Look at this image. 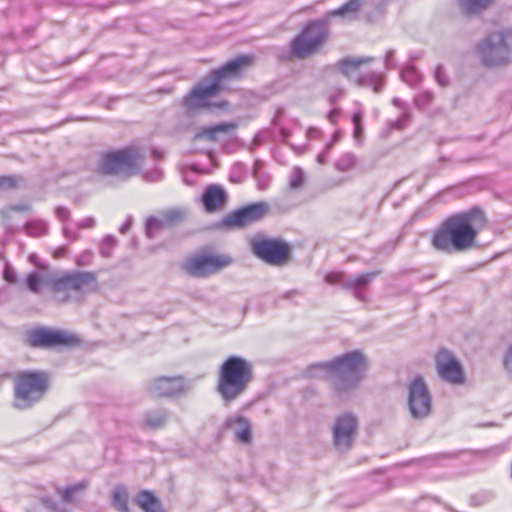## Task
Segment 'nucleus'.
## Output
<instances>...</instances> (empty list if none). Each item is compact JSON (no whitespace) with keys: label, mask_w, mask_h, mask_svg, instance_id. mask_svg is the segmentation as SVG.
I'll return each mask as SVG.
<instances>
[{"label":"nucleus","mask_w":512,"mask_h":512,"mask_svg":"<svg viewBox=\"0 0 512 512\" xmlns=\"http://www.w3.org/2000/svg\"><path fill=\"white\" fill-rule=\"evenodd\" d=\"M95 225H96V220L91 216L82 219L77 224L78 228H80V229L93 228V227H95Z\"/></svg>","instance_id":"nucleus-46"},{"label":"nucleus","mask_w":512,"mask_h":512,"mask_svg":"<svg viewBox=\"0 0 512 512\" xmlns=\"http://www.w3.org/2000/svg\"><path fill=\"white\" fill-rule=\"evenodd\" d=\"M152 156L155 159H161L163 157V153L160 150L154 148V149H152Z\"/></svg>","instance_id":"nucleus-59"},{"label":"nucleus","mask_w":512,"mask_h":512,"mask_svg":"<svg viewBox=\"0 0 512 512\" xmlns=\"http://www.w3.org/2000/svg\"><path fill=\"white\" fill-rule=\"evenodd\" d=\"M268 213L269 204L267 202H252L227 214L216 224V227L223 230L242 229L262 220Z\"/></svg>","instance_id":"nucleus-10"},{"label":"nucleus","mask_w":512,"mask_h":512,"mask_svg":"<svg viewBox=\"0 0 512 512\" xmlns=\"http://www.w3.org/2000/svg\"><path fill=\"white\" fill-rule=\"evenodd\" d=\"M253 56L238 55L216 69H212L190 92L183 98L182 105L187 111L205 108L210 112L226 110L229 103L226 100L210 101L224 89V82L241 78L245 69L251 66Z\"/></svg>","instance_id":"nucleus-1"},{"label":"nucleus","mask_w":512,"mask_h":512,"mask_svg":"<svg viewBox=\"0 0 512 512\" xmlns=\"http://www.w3.org/2000/svg\"><path fill=\"white\" fill-rule=\"evenodd\" d=\"M332 147L333 143H327L324 150L317 155L316 160L319 164H324L326 162L327 154L330 152Z\"/></svg>","instance_id":"nucleus-49"},{"label":"nucleus","mask_w":512,"mask_h":512,"mask_svg":"<svg viewBox=\"0 0 512 512\" xmlns=\"http://www.w3.org/2000/svg\"><path fill=\"white\" fill-rule=\"evenodd\" d=\"M365 2L366 0H348L340 7L330 11L328 13V16H340L354 20L357 18V13L359 12V10L361 9Z\"/></svg>","instance_id":"nucleus-23"},{"label":"nucleus","mask_w":512,"mask_h":512,"mask_svg":"<svg viewBox=\"0 0 512 512\" xmlns=\"http://www.w3.org/2000/svg\"><path fill=\"white\" fill-rule=\"evenodd\" d=\"M504 367L512 377V343L509 345L503 360Z\"/></svg>","instance_id":"nucleus-45"},{"label":"nucleus","mask_w":512,"mask_h":512,"mask_svg":"<svg viewBox=\"0 0 512 512\" xmlns=\"http://www.w3.org/2000/svg\"><path fill=\"white\" fill-rule=\"evenodd\" d=\"M253 378L251 361L240 355H229L219 367L216 390L229 403L246 392Z\"/></svg>","instance_id":"nucleus-4"},{"label":"nucleus","mask_w":512,"mask_h":512,"mask_svg":"<svg viewBox=\"0 0 512 512\" xmlns=\"http://www.w3.org/2000/svg\"><path fill=\"white\" fill-rule=\"evenodd\" d=\"M48 390V376L43 371L26 370L20 372L14 382V405L28 409L38 403Z\"/></svg>","instance_id":"nucleus-8"},{"label":"nucleus","mask_w":512,"mask_h":512,"mask_svg":"<svg viewBox=\"0 0 512 512\" xmlns=\"http://www.w3.org/2000/svg\"><path fill=\"white\" fill-rule=\"evenodd\" d=\"M63 235L70 241H75L79 237L77 233L70 231L66 226L63 227Z\"/></svg>","instance_id":"nucleus-53"},{"label":"nucleus","mask_w":512,"mask_h":512,"mask_svg":"<svg viewBox=\"0 0 512 512\" xmlns=\"http://www.w3.org/2000/svg\"><path fill=\"white\" fill-rule=\"evenodd\" d=\"M328 39V21L325 19L309 20L290 41V53L297 59H306L318 52Z\"/></svg>","instance_id":"nucleus-7"},{"label":"nucleus","mask_w":512,"mask_h":512,"mask_svg":"<svg viewBox=\"0 0 512 512\" xmlns=\"http://www.w3.org/2000/svg\"><path fill=\"white\" fill-rule=\"evenodd\" d=\"M25 230L28 235L40 237L48 232V224L43 220H31L26 222Z\"/></svg>","instance_id":"nucleus-29"},{"label":"nucleus","mask_w":512,"mask_h":512,"mask_svg":"<svg viewBox=\"0 0 512 512\" xmlns=\"http://www.w3.org/2000/svg\"><path fill=\"white\" fill-rule=\"evenodd\" d=\"M356 164V157L352 153H345L335 163V168L340 172L351 170Z\"/></svg>","instance_id":"nucleus-31"},{"label":"nucleus","mask_w":512,"mask_h":512,"mask_svg":"<svg viewBox=\"0 0 512 512\" xmlns=\"http://www.w3.org/2000/svg\"><path fill=\"white\" fill-rule=\"evenodd\" d=\"M137 166L136 149L126 147L105 152L99 164L100 171L106 175H116L132 171Z\"/></svg>","instance_id":"nucleus-13"},{"label":"nucleus","mask_w":512,"mask_h":512,"mask_svg":"<svg viewBox=\"0 0 512 512\" xmlns=\"http://www.w3.org/2000/svg\"><path fill=\"white\" fill-rule=\"evenodd\" d=\"M112 503L117 510L128 512V495L124 487H116L113 490Z\"/></svg>","instance_id":"nucleus-28"},{"label":"nucleus","mask_w":512,"mask_h":512,"mask_svg":"<svg viewBox=\"0 0 512 512\" xmlns=\"http://www.w3.org/2000/svg\"><path fill=\"white\" fill-rule=\"evenodd\" d=\"M305 182V173L303 169L299 166H296L293 168L290 179H289V186L292 189H299L304 185Z\"/></svg>","instance_id":"nucleus-33"},{"label":"nucleus","mask_w":512,"mask_h":512,"mask_svg":"<svg viewBox=\"0 0 512 512\" xmlns=\"http://www.w3.org/2000/svg\"><path fill=\"white\" fill-rule=\"evenodd\" d=\"M165 418H146L143 427L146 429H157L164 425Z\"/></svg>","instance_id":"nucleus-43"},{"label":"nucleus","mask_w":512,"mask_h":512,"mask_svg":"<svg viewBox=\"0 0 512 512\" xmlns=\"http://www.w3.org/2000/svg\"><path fill=\"white\" fill-rule=\"evenodd\" d=\"M345 278L342 272H330L325 275L324 280L327 284H339L342 287V282Z\"/></svg>","instance_id":"nucleus-42"},{"label":"nucleus","mask_w":512,"mask_h":512,"mask_svg":"<svg viewBox=\"0 0 512 512\" xmlns=\"http://www.w3.org/2000/svg\"><path fill=\"white\" fill-rule=\"evenodd\" d=\"M432 500H433V501H435V502H437V503H439V502H440L439 498H437V497H433V498H432Z\"/></svg>","instance_id":"nucleus-63"},{"label":"nucleus","mask_w":512,"mask_h":512,"mask_svg":"<svg viewBox=\"0 0 512 512\" xmlns=\"http://www.w3.org/2000/svg\"><path fill=\"white\" fill-rule=\"evenodd\" d=\"M117 240L113 235H106L100 245V253L105 258L112 256V250L116 246Z\"/></svg>","instance_id":"nucleus-34"},{"label":"nucleus","mask_w":512,"mask_h":512,"mask_svg":"<svg viewBox=\"0 0 512 512\" xmlns=\"http://www.w3.org/2000/svg\"><path fill=\"white\" fill-rule=\"evenodd\" d=\"M352 122L354 125L353 136L357 142H360L363 137L364 128L362 125V114L361 112H354L352 115Z\"/></svg>","instance_id":"nucleus-37"},{"label":"nucleus","mask_w":512,"mask_h":512,"mask_svg":"<svg viewBox=\"0 0 512 512\" xmlns=\"http://www.w3.org/2000/svg\"><path fill=\"white\" fill-rule=\"evenodd\" d=\"M494 0H459L460 7L466 15H476L486 9Z\"/></svg>","instance_id":"nucleus-25"},{"label":"nucleus","mask_w":512,"mask_h":512,"mask_svg":"<svg viewBox=\"0 0 512 512\" xmlns=\"http://www.w3.org/2000/svg\"><path fill=\"white\" fill-rule=\"evenodd\" d=\"M485 223V213L478 206L452 214L435 230L432 246L445 253L467 251L475 246L479 230Z\"/></svg>","instance_id":"nucleus-2"},{"label":"nucleus","mask_w":512,"mask_h":512,"mask_svg":"<svg viewBox=\"0 0 512 512\" xmlns=\"http://www.w3.org/2000/svg\"><path fill=\"white\" fill-rule=\"evenodd\" d=\"M229 201V194L220 184L207 185L199 198L202 208L207 214H214L223 210Z\"/></svg>","instance_id":"nucleus-18"},{"label":"nucleus","mask_w":512,"mask_h":512,"mask_svg":"<svg viewBox=\"0 0 512 512\" xmlns=\"http://www.w3.org/2000/svg\"><path fill=\"white\" fill-rule=\"evenodd\" d=\"M47 284L58 303H68L73 300L71 292L81 295L98 290L97 275L93 271H70L59 276L50 277Z\"/></svg>","instance_id":"nucleus-5"},{"label":"nucleus","mask_w":512,"mask_h":512,"mask_svg":"<svg viewBox=\"0 0 512 512\" xmlns=\"http://www.w3.org/2000/svg\"><path fill=\"white\" fill-rule=\"evenodd\" d=\"M340 113V110L337 109V108H334V109H331L328 113H327V119L331 122V123H336L337 122V119H338V115Z\"/></svg>","instance_id":"nucleus-51"},{"label":"nucleus","mask_w":512,"mask_h":512,"mask_svg":"<svg viewBox=\"0 0 512 512\" xmlns=\"http://www.w3.org/2000/svg\"><path fill=\"white\" fill-rule=\"evenodd\" d=\"M231 263L232 259L228 256L204 253L190 258L183 267L190 276L205 278L218 273Z\"/></svg>","instance_id":"nucleus-14"},{"label":"nucleus","mask_w":512,"mask_h":512,"mask_svg":"<svg viewBox=\"0 0 512 512\" xmlns=\"http://www.w3.org/2000/svg\"><path fill=\"white\" fill-rule=\"evenodd\" d=\"M25 341L28 346L38 349L75 347L81 342L76 334L47 326H37L28 330Z\"/></svg>","instance_id":"nucleus-9"},{"label":"nucleus","mask_w":512,"mask_h":512,"mask_svg":"<svg viewBox=\"0 0 512 512\" xmlns=\"http://www.w3.org/2000/svg\"><path fill=\"white\" fill-rule=\"evenodd\" d=\"M2 277L9 284L17 285L20 283L16 269L9 263L5 264Z\"/></svg>","instance_id":"nucleus-36"},{"label":"nucleus","mask_w":512,"mask_h":512,"mask_svg":"<svg viewBox=\"0 0 512 512\" xmlns=\"http://www.w3.org/2000/svg\"><path fill=\"white\" fill-rule=\"evenodd\" d=\"M366 358L360 350H352L330 361L310 364L304 371L306 378H323L330 382L339 394L348 393L357 387L363 377Z\"/></svg>","instance_id":"nucleus-3"},{"label":"nucleus","mask_w":512,"mask_h":512,"mask_svg":"<svg viewBox=\"0 0 512 512\" xmlns=\"http://www.w3.org/2000/svg\"><path fill=\"white\" fill-rule=\"evenodd\" d=\"M52 510L54 511H58L57 507L56 506H49Z\"/></svg>","instance_id":"nucleus-64"},{"label":"nucleus","mask_w":512,"mask_h":512,"mask_svg":"<svg viewBox=\"0 0 512 512\" xmlns=\"http://www.w3.org/2000/svg\"><path fill=\"white\" fill-rule=\"evenodd\" d=\"M182 212L178 209H170L162 214V219L165 220V225H169L179 221L182 218Z\"/></svg>","instance_id":"nucleus-39"},{"label":"nucleus","mask_w":512,"mask_h":512,"mask_svg":"<svg viewBox=\"0 0 512 512\" xmlns=\"http://www.w3.org/2000/svg\"><path fill=\"white\" fill-rule=\"evenodd\" d=\"M132 217L129 216L126 221L120 226L119 228V232L122 233V234H125L126 232L129 231V229L131 228L132 226Z\"/></svg>","instance_id":"nucleus-52"},{"label":"nucleus","mask_w":512,"mask_h":512,"mask_svg":"<svg viewBox=\"0 0 512 512\" xmlns=\"http://www.w3.org/2000/svg\"><path fill=\"white\" fill-rule=\"evenodd\" d=\"M407 405L411 416H428L432 412V397L420 375L415 376L408 385Z\"/></svg>","instance_id":"nucleus-15"},{"label":"nucleus","mask_w":512,"mask_h":512,"mask_svg":"<svg viewBox=\"0 0 512 512\" xmlns=\"http://www.w3.org/2000/svg\"><path fill=\"white\" fill-rule=\"evenodd\" d=\"M236 128L232 122H220L214 125L201 128L195 135V139L205 138L210 141H216L219 133L230 132Z\"/></svg>","instance_id":"nucleus-22"},{"label":"nucleus","mask_w":512,"mask_h":512,"mask_svg":"<svg viewBox=\"0 0 512 512\" xmlns=\"http://www.w3.org/2000/svg\"><path fill=\"white\" fill-rule=\"evenodd\" d=\"M411 119L410 111H403L402 115L396 120H388L387 127L389 130H402Z\"/></svg>","instance_id":"nucleus-35"},{"label":"nucleus","mask_w":512,"mask_h":512,"mask_svg":"<svg viewBox=\"0 0 512 512\" xmlns=\"http://www.w3.org/2000/svg\"><path fill=\"white\" fill-rule=\"evenodd\" d=\"M321 131L316 127H310L307 130V137L309 138H316L320 135Z\"/></svg>","instance_id":"nucleus-55"},{"label":"nucleus","mask_w":512,"mask_h":512,"mask_svg":"<svg viewBox=\"0 0 512 512\" xmlns=\"http://www.w3.org/2000/svg\"><path fill=\"white\" fill-rule=\"evenodd\" d=\"M403 82L411 87H415L422 81L421 72L412 64L404 67L400 73Z\"/></svg>","instance_id":"nucleus-27"},{"label":"nucleus","mask_w":512,"mask_h":512,"mask_svg":"<svg viewBox=\"0 0 512 512\" xmlns=\"http://www.w3.org/2000/svg\"><path fill=\"white\" fill-rule=\"evenodd\" d=\"M165 220L155 216H150L145 222V233L148 238H153L155 233L165 227Z\"/></svg>","instance_id":"nucleus-30"},{"label":"nucleus","mask_w":512,"mask_h":512,"mask_svg":"<svg viewBox=\"0 0 512 512\" xmlns=\"http://www.w3.org/2000/svg\"><path fill=\"white\" fill-rule=\"evenodd\" d=\"M45 280L38 270L30 271L24 280V287L33 294H40Z\"/></svg>","instance_id":"nucleus-26"},{"label":"nucleus","mask_w":512,"mask_h":512,"mask_svg":"<svg viewBox=\"0 0 512 512\" xmlns=\"http://www.w3.org/2000/svg\"><path fill=\"white\" fill-rule=\"evenodd\" d=\"M381 273L380 270H375L358 275H348L342 282V288L345 290L353 291L354 296L359 301H364L365 296L363 290Z\"/></svg>","instance_id":"nucleus-20"},{"label":"nucleus","mask_w":512,"mask_h":512,"mask_svg":"<svg viewBox=\"0 0 512 512\" xmlns=\"http://www.w3.org/2000/svg\"><path fill=\"white\" fill-rule=\"evenodd\" d=\"M340 138V133L338 131H335L332 135V140L329 143H336Z\"/></svg>","instance_id":"nucleus-61"},{"label":"nucleus","mask_w":512,"mask_h":512,"mask_svg":"<svg viewBox=\"0 0 512 512\" xmlns=\"http://www.w3.org/2000/svg\"><path fill=\"white\" fill-rule=\"evenodd\" d=\"M512 29H501L489 33L476 46L477 55L483 66L495 68L511 62Z\"/></svg>","instance_id":"nucleus-6"},{"label":"nucleus","mask_w":512,"mask_h":512,"mask_svg":"<svg viewBox=\"0 0 512 512\" xmlns=\"http://www.w3.org/2000/svg\"><path fill=\"white\" fill-rule=\"evenodd\" d=\"M83 489H84L83 484H77V485L65 488L61 493L62 500L67 503L73 501V495L78 491H82Z\"/></svg>","instance_id":"nucleus-40"},{"label":"nucleus","mask_w":512,"mask_h":512,"mask_svg":"<svg viewBox=\"0 0 512 512\" xmlns=\"http://www.w3.org/2000/svg\"><path fill=\"white\" fill-rule=\"evenodd\" d=\"M392 104L395 107L402 109L403 111H409L407 105L398 97H394L392 99Z\"/></svg>","instance_id":"nucleus-54"},{"label":"nucleus","mask_w":512,"mask_h":512,"mask_svg":"<svg viewBox=\"0 0 512 512\" xmlns=\"http://www.w3.org/2000/svg\"><path fill=\"white\" fill-rule=\"evenodd\" d=\"M372 57H346L339 60L336 64L338 71L350 81H354L358 86L371 87L374 92L379 93L382 90L383 78L380 74L370 71L366 74H358V69L362 64L370 63Z\"/></svg>","instance_id":"nucleus-11"},{"label":"nucleus","mask_w":512,"mask_h":512,"mask_svg":"<svg viewBox=\"0 0 512 512\" xmlns=\"http://www.w3.org/2000/svg\"><path fill=\"white\" fill-rule=\"evenodd\" d=\"M435 365L439 377L451 384L462 385L466 376L461 362L447 348H441L435 355Z\"/></svg>","instance_id":"nucleus-16"},{"label":"nucleus","mask_w":512,"mask_h":512,"mask_svg":"<svg viewBox=\"0 0 512 512\" xmlns=\"http://www.w3.org/2000/svg\"><path fill=\"white\" fill-rule=\"evenodd\" d=\"M251 251L255 257L272 266L284 265L291 254L289 244L278 238L253 239Z\"/></svg>","instance_id":"nucleus-12"},{"label":"nucleus","mask_w":512,"mask_h":512,"mask_svg":"<svg viewBox=\"0 0 512 512\" xmlns=\"http://www.w3.org/2000/svg\"><path fill=\"white\" fill-rule=\"evenodd\" d=\"M18 177L13 175L0 176V190L6 191L18 186Z\"/></svg>","instance_id":"nucleus-38"},{"label":"nucleus","mask_w":512,"mask_h":512,"mask_svg":"<svg viewBox=\"0 0 512 512\" xmlns=\"http://www.w3.org/2000/svg\"><path fill=\"white\" fill-rule=\"evenodd\" d=\"M341 416L349 417V416H354V415H353V414H351V413H344V414H342Z\"/></svg>","instance_id":"nucleus-62"},{"label":"nucleus","mask_w":512,"mask_h":512,"mask_svg":"<svg viewBox=\"0 0 512 512\" xmlns=\"http://www.w3.org/2000/svg\"><path fill=\"white\" fill-rule=\"evenodd\" d=\"M65 252H66L65 247H59V248H57V249L55 250V252H54V256H55L56 258H60V257H62V256L64 255V253H65Z\"/></svg>","instance_id":"nucleus-58"},{"label":"nucleus","mask_w":512,"mask_h":512,"mask_svg":"<svg viewBox=\"0 0 512 512\" xmlns=\"http://www.w3.org/2000/svg\"><path fill=\"white\" fill-rule=\"evenodd\" d=\"M55 215L61 220H66L70 216V211L65 206H57L55 208Z\"/></svg>","instance_id":"nucleus-47"},{"label":"nucleus","mask_w":512,"mask_h":512,"mask_svg":"<svg viewBox=\"0 0 512 512\" xmlns=\"http://www.w3.org/2000/svg\"><path fill=\"white\" fill-rule=\"evenodd\" d=\"M435 81L440 86H447L449 84V78L445 74L444 67L442 64H438L434 70Z\"/></svg>","instance_id":"nucleus-41"},{"label":"nucleus","mask_w":512,"mask_h":512,"mask_svg":"<svg viewBox=\"0 0 512 512\" xmlns=\"http://www.w3.org/2000/svg\"><path fill=\"white\" fill-rule=\"evenodd\" d=\"M136 502L145 512H162L160 502L150 492L139 493Z\"/></svg>","instance_id":"nucleus-24"},{"label":"nucleus","mask_w":512,"mask_h":512,"mask_svg":"<svg viewBox=\"0 0 512 512\" xmlns=\"http://www.w3.org/2000/svg\"><path fill=\"white\" fill-rule=\"evenodd\" d=\"M187 391L185 379L181 376H160L153 379L149 392L155 397H178Z\"/></svg>","instance_id":"nucleus-19"},{"label":"nucleus","mask_w":512,"mask_h":512,"mask_svg":"<svg viewBox=\"0 0 512 512\" xmlns=\"http://www.w3.org/2000/svg\"><path fill=\"white\" fill-rule=\"evenodd\" d=\"M90 254L87 252V253H84L83 255H81L78 259H77V264L78 265H86V260L85 258L86 257H89Z\"/></svg>","instance_id":"nucleus-57"},{"label":"nucleus","mask_w":512,"mask_h":512,"mask_svg":"<svg viewBox=\"0 0 512 512\" xmlns=\"http://www.w3.org/2000/svg\"><path fill=\"white\" fill-rule=\"evenodd\" d=\"M14 210L17 211H27L29 209L28 205L20 204L13 207Z\"/></svg>","instance_id":"nucleus-60"},{"label":"nucleus","mask_w":512,"mask_h":512,"mask_svg":"<svg viewBox=\"0 0 512 512\" xmlns=\"http://www.w3.org/2000/svg\"><path fill=\"white\" fill-rule=\"evenodd\" d=\"M164 173L162 169L155 168L145 174V179L150 182H159L163 179Z\"/></svg>","instance_id":"nucleus-44"},{"label":"nucleus","mask_w":512,"mask_h":512,"mask_svg":"<svg viewBox=\"0 0 512 512\" xmlns=\"http://www.w3.org/2000/svg\"><path fill=\"white\" fill-rule=\"evenodd\" d=\"M394 50L393 49H390L386 52V55H385V66L388 68V69H393L396 67V63L394 61Z\"/></svg>","instance_id":"nucleus-48"},{"label":"nucleus","mask_w":512,"mask_h":512,"mask_svg":"<svg viewBox=\"0 0 512 512\" xmlns=\"http://www.w3.org/2000/svg\"><path fill=\"white\" fill-rule=\"evenodd\" d=\"M444 457H446V455H445V454H441V455H434V456H430V457L425 458V459H424V461H426V462H429V463H430V462H435V461H437L439 458H444Z\"/></svg>","instance_id":"nucleus-56"},{"label":"nucleus","mask_w":512,"mask_h":512,"mask_svg":"<svg viewBox=\"0 0 512 512\" xmlns=\"http://www.w3.org/2000/svg\"><path fill=\"white\" fill-rule=\"evenodd\" d=\"M358 431L356 418H336L332 426L333 445L338 451L351 448Z\"/></svg>","instance_id":"nucleus-17"},{"label":"nucleus","mask_w":512,"mask_h":512,"mask_svg":"<svg viewBox=\"0 0 512 512\" xmlns=\"http://www.w3.org/2000/svg\"><path fill=\"white\" fill-rule=\"evenodd\" d=\"M301 292L299 290L293 289L290 291H286L281 295L282 299L285 300H294L296 297L300 296Z\"/></svg>","instance_id":"nucleus-50"},{"label":"nucleus","mask_w":512,"mask_h":512,"mask_svg":"<svg viewBox=\"0 0 512 512\" xmlns=\"http://www.w3.org/2000/svg\"><path fill=\"white\" fill-rule=\"evenodd\" d=\"M433 99V92L425 90L414 97V105L417 109L424 110L432 103Z\"/></svg>","instance_id":"nucleus-32"},{"label":"nucleus","mask_w":512,"mask_h":512,"mask_svg":"<svg viewBox=\"0 0 512 512\" xmlns=\"http://www.w3.org/2000/svg\"><path fill=\"white\" fill-rule=\"evenodd\" d=\"M227 427L233 433L235 441L242 444L252 442L251 424L247 418H229Z\"/></svg>","instance_id":"nucleus-21"}]
</instances>
